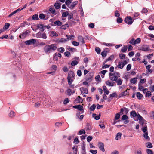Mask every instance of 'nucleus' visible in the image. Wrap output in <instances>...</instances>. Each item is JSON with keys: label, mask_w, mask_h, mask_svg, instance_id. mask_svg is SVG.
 <instances>
[{"label": "nucleus", "mask_w": 154, "mask_h": 154, "mask_svg": "<svg viewBox=\"0 0 154 154\" xmlns=\"http://www.w3.org/2000/svg\"><path fill=\"white\" fill-rule=\"evenodd\" d=\"M57 46L56 44L47 45L44 48V51L45 53L49 54L55 51L57 48Z\"/></svg>", "instance_id": "1"}, {"label": "nucleus", "mask_w": 154, "mask_h": 154, "mask_svg": "<svg viewBox=\"0 0 154 154\" xmlns=\"http://www.w3.org/2000/svg\"><path fill=\"white\" fill-rule=\"evenodd\" d=\"M142 130L144 133L143 137L146 139L148 140H150V138L148 136V133L147 131V127L146 125L143 127Z\"/></svg>", "instance_id": "2"}, {"label": "nucleus", "mask_w": 154, "mask_h": 154, "mask_svg": "<svg viewBox=\"0 0 154 154\" xmlns=\"http://www.w3.org/2000/svg\"><path fill=\"white\" fill-rule=\"evenodd\" d=\"M30 31L29 30H26L23 31V32L20 33L19 37L22 39H24L27 36L29 35Z\"/></svg>", "instance_id": "3"}, {"label": "nucleus", "mask_w": 154, "mask_h": 154, "mask_svg": "<svg viewBox=\"0 0 154 154\" xmlns=\"http://www.w3.org/2000/svg\"><path fill=\"white\" fill-rule=\"evenodd\" d=\"M36 36L37 38H42L45 39L47 38L46 33L44 32H38L36 34Z\"/></svg>", "instance_id": "4"}, {"label": "nucleus", "mask_w": 154, "mask_h": 154, "mask_svg": "<svg viewBox=\"0 0 154 154\" xmlns=\"http://www.w3.org/2000/svg\"><path fill=\"white\" fill-rule=\"evenodd\" d=\"M134 21V20L130 16H128L125 19V22L128 25H131Z\"/></svg>", "instance_id": "5"}, {"label": "nucleus", "mask_w": 154, "mask_h": 154, "mask_svg": "<svg viewBox=\"0 0 154 154\" xmlns=\"http://www.w3.org/2000/svg\"><path fill=\"white\" fill-rule=\"evenodd\" d=\"M36 40L34 39H31L29 40L26 41L25 42V44L26 45H31L32 44H35L36 43Z\"/></svg>", "instance_id": "6"}, {"label": "nucleus", "mask_w": 154, "mask_h": 154, "mask_svg": "<svg viewBox=\"0 0 154 154\" xmlns=\"http://www.w3.org/2000/svg\"><path fill=\"white\" fill-rule=\"evenodd\" d=\"M140 50L145 51H151V49L149 48L148 45H143L139 49Z\"/></svg>", "instance_id": "7"}, {"label": "nucleus", "mask_w": 154, "mask_h": 154, "mask_svg": "<svg viewBox=\"0 0 154 154\" xmlns=\"http://www.w3.org/2000/svg\"><path fill=\"white\" fill-rule=\"evenodd\" d=\"M128 111L129 109H128L126 107H123L120 109L119 113L121 115H122L124 113L126 114L128 113Z\"/></svg>", "instance_id": "8"}, {"label": "nucleus", "mask_w": 154, "mask_h": 154, "mask_svg": "<svg viewBox=\"0 0 154 154\" xmlns=\"http://www.w3.org/2000/svg\"><path fill=\"white\" fill-rule=\"evenodd\" d=\"M109 51V50L108 48H106L101 53V54L103 58H104L106 56L107 53Z\"/></svg>", "instance_id": "9"}, {"label": "nucleus", "mask_w": 154, "mask_h": 154, "mask_svg": "<svg viewBox=\"0 0 154 154\" xmlns=\"http://www.w3.org/2000/svg\"><path fill=\"white\" fill-rule=\"evenodd\" d=\"M98 147L100 149L102 152L105 151V149L104 147V144L103 143L100 142L98 143Z\"/></svg>", "instance_id": "10"}, {"label": "nucleus", "mask_w": 154, "mask_h": 154, "mask_svg": "<svg viewBox=\"0 0 154 154\" xmlns=\"http://www.w3.org/2000/svg\"><path fill=\"white\" fill-rule=\"evenodd\" d=\"M117 95V94L116 92H114L112 94H110L109 97L108 98V100L109 101H110L112 98Z\"/></svg>", "instance_id": "11"}, {"label": "nucleus", "mask_w": 154, "mask_h": 154, "mask_svg": "<svg viewBox=\"0 0 154 154\" xmlns=\"http://www.w3.org/2000/svg\"><path fill=\"white\" fill-rule=\"evenodd\" d=\"M73 107L74 108L77 109L80 111H82L83 109V106L80 105L74 106H73Z\"/></svg>", "instance_id": "12"}, {"label": "nucleus", "mask_w": 154, "mask_h": 154, "mask_svg": "<svg viewBox=\"0 0 154 154\" xmlns=\"http://www.w3.org/2000/svg\"><path fill=\"white\" fill-rule=\"evenodd\" d=\"M82 101V99L80 96H78L74 100V102L76 103L80 102Z\"/></svg>", "instance_id": "13"}, {"label": "nucleus", "mask_w": 154, "mask_h": 154, "mask_svg": "<svg viewBox=\"0 0 154 154\" xmlns=\"http://www.w3.org/2000/svg\"><path fill=\"white\" fill-rule=\"evenodd\" d=\"M75 76V75L74 72L72 71H70L69 72L68 76L67 78H74V77Z\"/></svg>", "instance_id": "14"}, {"label": "nucleus", "mask_w": 154, "mask_h": 154, "mask_svg": "<svg viewBox=\"0 0 154 154\" xmlns=\"http://www.w3.org/2000/svg\"><path fill=\"white\" fill-rule=\"evenodd\" d=\"M78 3V2L77 1H75L74 2H73L69 6V8L71 9H73V8Z\"/></svg>", "instance_id": "15"}, {"label": "nucleus", "mask_w": 154, "mask_h": 154, "mask_svg": "<svg viewBox=\"0 0 154 154\" xmlns=\"http://www.w3.org/2000/svg\"><path fill=\"white\" fill-rule=\"evenodd\" d=\"M78 41L81 42L82 44H85V41L83 37L81 36H79L78 37Z\"/></svg>", "instance_id": "16"}, {"label": "nucleus", "mask_w": 154, "mask_h": 154, "mask_svg": "<svg viewBox=\"0 0 154 154\" xmlns=\"http://www.w3.org/2000/svg\"><path fill=\"white\" fill-rule=\"evenodd\" d=\"M151 67L150 65H149L146 66V69L148 71V73H151L152 72V69H150V68Z\"/></svg>", "instance_id": "17"}, {"label": "nucleus", "mask_w": 154, "mask_h": 154, "mask_svg": "<svg viewBox=\"0 0 154 154\" xmlns=\"http://www.w3.org/2000/svg\"><path fill=\"white\" fill-rule=\"evenodd\" d=\"M58 34L55 31H52L51 32L50 35L51 37H57L58 36Z\"/></svg>", "instance_id": "18"}, {"label": "nucleus", "mask_w": 154, "mask_h": 154, "mask_svg": "<svg viewBox=\"0 0 154 154\" xmlns=\"http://www.w3.org/2000/svg\"><path fill=\"white\" fill-rule=\"evenodd\" d=\"M122 133L120 132L118 133L116 135V140H118L121 139L122 136Z\"/></svg>", "instance_id": "19"}, {"label": "nucleus", "mask_w": 154, "mask_h": 154, "mask_svg": "<svg viewBox=\"0 0 154 154\" xmlns=\"http://www.w3.org/2000/svg\"><path fill=\"white\" fill-rule=\"evenodd\" d=\"M66 36L67 37V38H66V39H67V41L73 39L75 37V36L73 35H66Z\"/></svg>", "instance_id": "20"}, {"label": "nucleus", "mask_w": 154, "mask_h": 154, "mask_svg": "<svg viewBox=\"0 0 154 154\" xmlns=\"http://www.w3.org/2000/svg\"><path fill=\"white\" fill-rule=\"evenodd\" d=\"M32 19L34 20H38L39 19L38 14H35L32 17Z\"/></svg>", "instance_id": "21"}, {"label": "nucleus", "mask_w": 154, "mask_h": 154, "mask_svg": "<svg viewBox=\"0 0 154 154\" xmlns=\"http://www.w3.org/2000/svg\"><path fill=\"white\" fill-rule=\"evenodd\" d=\"M137 78H131L130 80V82L131 83H133L134 84H135L137 82Z\"/></svg>", "instance_id": "22"}, {"label": "nucleus", "mask_w": 154, "mask_h": 154, "mask_svg": "<svg viewBox=\"0 0 154 154\" xmlns=\"http://www.w3.org/2000/svg\"><path fill=\"white\" fill-rule=\"evenodd\" d=\"M67 41L66 38H60L59 39V42L61 43H65Z\"/></svg>", "instance_id": "23"}, {"label": "nucleus", "mask_w": 154, "mask_h": 154, "mask_svg": "<svg viewBox=\"0 0 154 154\" xmlns=\"http://www.w3.org/2000/svg\"><path fill=\"white\" fill-rule=\"evenodd\" d=\"M8 115L10 117L12 118L15 116V113L14 111H11L9 114Z\"/></svg>", "instance_id": "24"}, {"label": "nucleus", "mask_w": 154, "mask_h": 154, "mask_svg": "<svg viewBox=\"0 0 154 154\" xmlns=\"http://www.w3.org/2000/svg\"><path fill=\"white\" fill-rule=\"evenodd\" d=\"M136 96L139 99H140L143 97V95L140 92L137 93Z\"/></svg>", "instance_id": "25"}, {"label": "nucleus", "mask_w": 154, "mask_h": 154, "mask_svg": "<svg viewBox=\"0 0 154 154\" xmlns=\"http://www.w3.org/2000/svg\"><path fill=\"white\" fill-rule=\"evenodd\" d=\"M127 46H124L121 49V51L123 53H125L127 51Z\"/></svg>", "instance_id": "26"}, {"label": "nucleus", "mask_w": 154, "mask_h": 154, "mask_svg": "<svg viewBox=\"0 0 154 154\" xmlns=\"http://www.w3.org/2000/svg\"><path fill=\"white\" fill-rule=\"evenodd\" d=\"M131 116L133 117H136L137 116V114L135 111H132L130 112Z\"/></svg>", "instance_id": "27"}, {"label": "nucleus", "mask_w": 154, "mask_h": 154, "mask_svg": "<svg viewBox=\"0 0 154 154\" xmlns=\"http://www.w3.org/2000/svg\"><path fill=\"white\" fill-rule=\"evenodd\" d=\"M114 58V56L113 55H111L105 61V63H106L108 61H111Z\"/></svg>", "instance_id": "28"}, {"label": "nucleus", "mask_w": 154, "mask_h": 154, "mask_svg": "<svg viewBox=\"0 0 154 154\" xmlns=\"http://www.w3.org/2000/svg\"><path fill=\"white\" fill-rule=\"evenodd\" d=\"M10 26V24L8 23H6L5 24V25L3 27V29L6 30L9 28Z\"/></svg>", "instance_id": "29"}, {"label": "nucleus", "mask_w": 154, "mask_h": 154, "mask_svg": "<svg viewBox=\"0 0 154 154\" xmlns=\"http://www.w3.org/2000/svg\"><path fill=\"white\" fill-rule=\"evenodd\" d=\"M67 79L68 80V84L69 85H70L72 83V82L74 79V78H67Z\"/></svg>", "instance_id": "30"}, {"label": "nucleus", "mask_w": 154, "mask_h": 154, "mask_svg": "<svg viewBox=\"0 0 154 154\" xmlns=\"http://www.w3.org/2000/svg\"><path fill=\"white\" fill-rule=\"evenodd\" d=\"M66 94L67 95L70 96L72 94V91L69 88L66 91Z\"/></svg>", "instance_id": "31"}, {"label": "nucleus", "mask_w": 154, "mask_h": 154, "mask_svg": "<svg viewBox=\"0 0 154 154\" xmlns=\"http://www.w3.org/2000/svg\"><path fill=\"white\" fill-rule=\"evenodd\" d=\"M116 82L117 83V84L118 85H122V81L121 79L119 78L118 79Z\"/></svg>", "instance_id": "32"}, {"label": "nucleus", "mask_w": 154, "mask_h": 154, "mask_svg": "<svg viewBox=\"0 0 154 154\" xmlns=\"http://www.w3.org/2000/svg\"><path fill=\"white\" fill-rule=\"evenodd\" d=\"M146 146L148 148H152L153 147V146L152 143L150 142H148L146 144Z\"/></svg>", "instance_id": "33"}, {"label": "nucleus", "mask_w": 154, "mask_h": 154, "mask_svg": "<svg viewBox=\"0 0 154 154\" xmlns=\"http://www.w3.org/2000/svg\"><path fill=\"white\" fill-rule=\"evenodd\" d=\"M54 23L55 24H56L57 26H60L62 24V23L61 21H59V20H57V21H55L54 22Z\"/></svg>", "instance_id": "34"}, {"label": "nucleus", "mask_w": 154, "mask_h": 154, "mask_svg": "<svg viewBox=\"0 0 154 154\" xmlns=\"http://www.w3.org/2000/svg\"><path fill=\"white\" fill-rule=\"evenodd\" d=\"M39 17L41 19L46 20L47 19L45 18V15L43 14H40L39 15Z\"/></svg>", "instance_id": "35"}, {"label": "nucleus", "mask_w": 154, "mask_h": 154, "mask_svg": "<svg viewBox=\"0 0 154 154\" xmlns=\"http://www.w3.org/2000/svg\"><path fill=\"white\" fill-rule=\"evenodd\" d=\"M127 90H126L125 91L122 92L120 94V96L119 97H123L125 96L127 94Z\"/></svg>", "instance_id": "36"}, {"label": "nucleus", "mask_w": 154, "mask_h": 154, "mask_svg": "<svg viewBox=\"0 0 154 154\" xmlns=\"http://www.w3.org/2000/svg\"><path fill=\"white\" fill-rule=\"evenodd\" d=\"M78 63V62L77 60H74L71 62V64L72 66H74L77 65Z\"/></svg>", "instance_id": "37"}, {"label": "nucleus", "mask_w": 154, "mask_h": 154, "mask_svg": "<svg viewBox=\"0 0 154 154\" xmlns=\"http://www.w3.org/2000/svg\"><path fill=\"white\" fill-rule=\"evenodd\" d=\"M145 120L144 119L139 120V123L143 127L144 126Z\"/></svg>", "instance_id": "38"}, {"label": "nucleus", "mask_w": 154, "mask_h": 154, "mask_svg": "<svg viewBox=\"0 0 154 154\" xmlns=\"http://www.w3.org/2000/svg\"><path fill=\"white\" fill-rule=\"evenodd\" d=\"M92 116L93 117H94V119L96 120H98L100 119V114L99 116H97L95 114H93Z\"/></svg>", "instance_id": "39"}, {"label": "nucleus", "mask_w": 154, "mask_h": 154, "mask_svg": "<svg viewBox=\"0 0 154 154\" xmlns=\"http://www.w3.org/2000/svg\"><path fill=\"white\" fill-rule=\"evenodd\" d=\"M122 62L119 61L118 62V64L117 66V67L121 69H122L123 67H122Z\"/></svg>", "instance_id": "40"}, {"label": "nucleus", "mask_w": 154, "mask_h": 154, "mask_svg": "<svg viewBox=\"0 0 154 154\" xmlns=\"http://www.w3.org/2000/svg\"><path fill=\"white\" fill-rule=\"evenodd\" d=\"M69 14V13L67 11L63 12L62 13V17H66Z\"/></svg>", "instance_id": "41"}, {"label": "nucleus", "mask_w": 154, "mask_h": 154, "mask_svg": "<svg viewBox=\"0 0 154 154\" xmlns=\"http://www.w3.org/2000/svg\"><path fill=\"white\" fill-rule=\"evenodd\" d=\"M96 107V105L94 104L90 107L89 109L90 111H94L95 110Z\"/></svg>", "instance_id": "42"}, {"label": "nucleus", "mask_w": 154, "mask_h": 154, "mask_svg": "<svg viewBox=\"0 0 154 154\" xmlns=\"http://www.w3.org/2000/svg\"><path fill=\"white\" fill-rule=\"evenodd\" d=\"M72 2V1L71 0H67L66 1L65 3L66 5L67 6L69 7V6L70 5V4Z\"/></svg>", "instance_id": "43"}, {"label": "nucleus", "mask_w": 154, "mask_h": 154, "mask_svg": "<svg viewBox=\"0 0 154 154\" xmlns=\"http://www.w3.org/2000/svg\"><path fill=\"white\" fill-rule=\"evenodd\" d=\"M125 55L124 54L121 53L119 55V57L121 59H123L125 58Z\"/></svg>", "instance_id": "44"}, {"label": "nucleus", "mask_w": 154, "mask_h": 154, "mask_svg": "<svg viewBox=\"0 0 154 154\" xmlns=\"http://www.w3.org/2000/svg\"><path fill=\"white\" fill-rule=\"evenodd\" d=\"M60 5L61 4L58 3H56L55 4L54 6L56 9H59L60 7Z\"/></svg>", "instance_id": "45"}, {"label": "nucleus", "mask_w": 154, "mask_h": 154, "mask_svg": "<svg viewBox=\"0 0 154 154\" xmlns=\"http://www.w3.org/2000/svg\"><path fill=\"white\" fill-rule=\"evenodd\" d=\"M128 119V116L126 115H123L122 118L121 119L122 120L124 121L127 119Z\"/></svg>", "instance_id": "46"}, {"label": "nucleus", "mask_w": 154, "mask_h": 154, "mask_svg": "<svg viewBox=\"0 0 154 154\" xmlns=\"http://www.w3.org/2000/svg\"><path fill=\"white\" fill-rule=\"evenodd\" d=\"M135 45L136 44H139L141 42V39L140 38H137L135 40Z\"/></svg>", "instance_id": "47"}, {"label": "nucleus", "mask_w": 154, "mask_h": 154, "mask_svg": "<svg viewBox=\"0 0 154 154\" xmlns=\"http://www.w3.org/2000/svg\"><path fill=\"white\" fill-rule=\"evenodd\" d=\"M72 44L75 46H78L79 45V42L75 41H73L72 42Z\"/></svg>", "instance_id": "48"}, {"label": "nucleus", "mask_w": 154, "mask_h": 154, "mask_svg": "<svg viewBox=\"0 0 154 154\" xmlns=\"http://www.w3.org/2000/svg\"><path fill=\"white\" fill-rule=\"evenodd\" d=\"M120 115L121 114H120V113L116 114L115 116V119L116 120L119 119L120 117Z\"/></svg>", "instance_id": "49"}, {"label": "nucleus", "mask_w": 154, "mask_h": 154, "mask_svg": "<svg viewBox=\"0 0 154 154\" xmlns=\"http://www.w3.org/2000/svg\"><path fill=\"white\" fill-rule=\"evenodd\" d=\"M69 27V26H68V24H65L64 25H62L61 26V28L62 29H63L64 30H65L66 29V28L67 27Z\"/></svg>", "instance_id": "50"}, {"label": "nucleus", "mask_w": 154, "mask_h": 154, "mask_svg": "<svg viewBox=\"0 0 154 154\" xmlns=\"http://www.w3.org/2000/svg\"><path fill=\"white\" fill-rule=\"evenodd\" d=\"M69 101V100L68 98H65L64 101H63V104H66L68 103Z\"/></svg>", "instance_id": "51"}, {"label": "nucleus", "mask_w": 154, "mask_h": 154, "mask_svg": "<svg viewBox=\"0 0 154 154\" xmlns=\"http://www.w3.org/2000/svg\"><path fill=\"white\" fill-rule=\"evenodd\" d=\"M123 20L120 17H118L117 19V22L118 23H121L122 22Z\"/></svg>", "instance_id": "52"}, {"label": "nucleus", "mask_w": 154, "mask_h": 154, "mask_svg": "<svg viewBox=\"0 0 154 154\" xmlns=\"http://www.w3.org/2000/svg\"><path fill=\"white\" fill-rule=\"evenodd\" d=\"M53 59L54 61H58V57L57 56V53H55L54 54L53 57Z\"/></svg>", "instance_id": "53"}, {"label": "nucleus", "mask_w": 154, "mask_h": 154, "mask_svg": "<svg viewBox=\"0 0 154 154\" xmlns=\"http://www.w3.org/2000/svg\"><path fill=\"white\" fill-rule=\"evenodd\" d=\"M85 132V130L83 129H81L79 131V135H81L82 134H84Z\"/></svg>", "instance_id": "54"}, {"label": "nucleus", "mask_w": 154, "mask_h": 154, "mask_svg": "<svg viewBox=\"0 0 154 154\" xmlns=\"http://www.w3.org/2000/svg\"><path fill=\"white\" fill-rule=\"evenodd\" d=\"M110 79L112 81H116L118 79V78L116 76H112V77H110Z\"/></svg>", "instance_id": "55"}, {"label": "nucleus", "mask_w": 154, "mask_h": 154, "mask_svg": "<svg viewBox=\"0 0 154 154\" xmlns=\"http://www.w3.org/2000/svg\"><path fill=\"white\" fill-rule=\"evenodd\" d=\"M151 95V92L149 91H148L146 92V94L145 97H149Z\"/></svg>", "instance_id": "56"}, {"label": "nucleus", "mask_w": 154, "mask_h": 154, "mask_svg": "<svg viewBox=\"0 0 154 154\" xmlns=\"http://www.w3.org/2000/svg\"><path fill=\"white\" fill-rule=\"evenodd\" d=\"M65 56H66L68 57H69L71 55L69 51H66L64 53Z\"/></svg>", "instance_id": "57"}, {"label": "nucleus", "mask_w": 154, "mask_h": 154, "mask_svg": "<svg viewBox=\"0 0 154 154\" xmlns=\"http://www.w3.org/2000/svg\"><path fill=\"white\" fill-rule=\"evenodd\" d=\"M146 152L147 154H153V152L150 149H147L146 150Z\"/></svg>", "instance_id": "58"}, {"label": "nucleus", "mask_w": 154, "mask_h": 154, "mask_svg": "<svg viewBox=\"0 0 154 154\" xmlns=\"http://www.w3.org/2000/svg\"><path fill=\"white\" fill-rule=\"evenodd\" d=\"M49 11L52 13L54 14L55 12V10L54 8H51L49 9Z\"/></svg>", "instance_id": "59"}, {"label": "nucleus", "mask_w": 154, "mask_h": 154, "mask_svg": "<svg viewBox=\"0 0 154 154\" xmlns=\"http://www.w3.org/2000/svg\"><path fill=\"white\" fill-rule=\"evenodd\" d=\"M95 51L98 54H99L101 52V50L99 47H96L95 49Z\"/></svg>", "instance_id": "60"}, {"label": "nucleus", "mask_w": 154, "mask_h": 154, "mask_svg": "<svg viewBox=\"0 0 154 154\" xmlns=\"http://www.w3.org/2000/svg\"><path fill=\"white\" fill-rule=\"evenodd\" d=\"M86 128L87 130H90L91 129V126L89 123H87L86 125Z\"/></svg>", "instance_id": "61"}, {"label": "nucleus", "mask_w": 154, "mask_h": 154, "mask_svg": "<svg viewBox=\"0 0 154 154\" xmlns=\"http://www.w3.org/2000/svg\"><path fill=\"white\" fill-rule=\"evenodd\" d=\"M67 49L68 50L72 52H73L76 49L74 48H71L69 46L67 48Z\"/></svg>", "instance_id": "62"}, {"label": "nucleus", "mask_w": 154, "mask_h": 154, "mask_svg": "<svg viewBox=\"0 0 154 154\" xmlns=\"http://www.w3.org/2000/svg\"><path fill=\"white\" fill-rule=\"evenodd\" d=\"M64 50V48L63 47H61L58 49V51L62 53H63Z\"/></svg>", "instance_id": "63"}, {"label": "nucleus", "mask_w": 154, "mask_h": 154, "mask_svg": "<svg viewBox=\"0 0 154 154\" xmlns=\"http://www.w3.org/2000/svg\"><path fill=\"white\" fill-rule=\"evenodd\" d=\"M79 142L78 138L77 137H75L73 143L75 144H77L79 143Z\"/></svg>", "instance_id": "64"}]
</instances>
